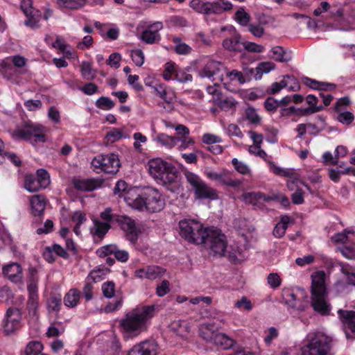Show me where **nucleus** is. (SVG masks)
<instances>
[{"instance_id": "59", "label": "nucleus", "mask_w": 355, "mask_h": 355, "mask_svg": "<svg viewBox=\"0 0 355 355\" xmlns=\"http://www.w3.org/2000/svg\"><path fill=\"white\" fill-rule=\"evenodd\" d=\"M337 119L339 122L343 124L349 125L352 123L354 119V116L352 112L346 111L339 113L337 116Z\"/></svg>"}, {"instance_id": "50", "label": "nucleus", "mask_w": 355, "mask_h": 355, "mask_svg": "<svg viewBox=\"0 0 355 355\" xmlns=\"http://www.w3.org/2000/svg\"><path fill=\"white\" fill-rule=\"evenodd\" d=\"M116 245L114 244L106 245L96 250V254L100 257H106L109 255L114 254Z\"/></svg>"}, {"instance_id": "2", "label": "nucleus", "mask_w": 355, "mask_h": 355, "mask_svg": "<svg viewBox=\"0 0 355 355\" xmlns=\"http://www.w3.org/2000/svg\"><path fill=\"white\" fill-rule=\"evenodd\" d=\"M155 306H144L136 308L127 313L124 318L119 321V324L124 332L130 336H137L147 329V322L153 318Z\"/></svg>"}, {"instance_id": "16", "label": "nucleus", "mask_w": 355, "mask_h": 355, "mask_svg": "<svg viewBox=\"0 0 355 355\" xmlns=\"http://www.w3.org/2000/svg\"><path fill=\"white\" fill-rule=\"evenodd\" d=\"M2 272L3 275L12 282L19 283L22 279V268L18 263L12 262L4 266Z\"/></svg>"}, {"instance_id": "48", "label": "nucleus", "mask_w": 355, "mask_h": 355, "mask_svg": "<svg viewBox=\"0 0 355 355\" xmlns=\"http://www.w3.org/2000/svg\"><path fill=\"white\" fill-rule=\"evenodd\" d=\"M120 215L113 214L112 209L110 207L106 208L103 212L101 213V218L104 222H107L110 225L116 223V218Z\"/></svg>"}, {"instance_id": "56", "label": "nucleus", "mask_w": 355, "mask_h": 355, "mask_svg": "<svg viewBox=\"0 0 355 355\" xmlns=\"http://www.w3.org/2000/svg\"><path fill=\"white\" fill-rule=\"evenodd\" d=\"M131 58L135 64L138 67H141L144 62V55L141 49L132 50Z\"/></svg>"}, {"instance_id": "29", "label": "nucleus", "mask_w": 355, "mask_h": 355, "mask_svg": "<svg viewBox=\"0 0 355 355\" xmlns=\"http://www.w3.org/2000/svg\"><path fill=\"white\" fill-rule=\"evenodd\" d=\"M24 188L29 192L33 193L43 188L38 178L35 175H26L24 180Z\"/></svg>"}, {"instance_id": "13", "label": "nucleus", "mask_w": 355, "mask_h": 355, "mask_svg": "<svg viewBox=\"0 0 355 355\" xmlns=\"http://www.w3.org/2000/svg\"><path fill=\"white\" fill-rule=\"evenodd\" d=\"M338 314L345 329L347 338H355V311L339 309Z\"/></svg>"}, {"instance_id": "5", "label": "nucleus", "mask_w": 355, "mask_h": 355, "mask_svg": "<svg viewBox=\"0 0 355 355\" xmlns=\"http://www.w3.org/2000/svg\"><path fill=\"white\" fill-rule=\"evenodd\" d=\"M180 234L185 240L195 244L205 242L209 228L195 219H183L179 222Z\"/></svg>"}, {"instance_id": "43", "label": "nucleus", "mask_w": 355, "mask_h": 355, "mask_svg": "<svg viewBox=\"0 0 355 355\" xmlns=\"http://www.w3.org/2000/svg\"><path fill=\"white\" fill-rule=\"evenodd\" d=\"M235 18L240 25L243 26H248L250 20V16L247 13L243 8H240L235 13Z\"/></svg>"}, {"instance_id": "21", "label": "nucleus", "mask_w": 355, "mask_h": 355, "mask_svg": "<svg viewBox=\"0 0 355 355\" xmlns=\"http://www.w3.org/2000/svg\"><path fill=\"white\" fill-rule=\"evenodd\" d=\"M193 191L198 199L215 200L218 198L216 190L209 187L204 181Z\"/></svg>"}, {"instance_id": "1", "label": "nucleus", "mask_w": 355, "mask_h": 355, "mask_svg": "<svg viewBox=\"0 0 355 355\" xmlns=\"http://www.w3.org/2000/svg\"><path fill=\"white\" fill-rule=\"evenodd\" d=\"M137 191V189L132 188L125 196V202L129 207L152 213L164 209L165 202L157 190L148 189L141 193Z\"/></svg>"}, {"instance_id": "52", "label": "nucleus", "mask_w": 355, "mask_h": 355, "mask_svg": "<svg viewBox=\"0 0 355 355\" xmlns=\"http://www.w3.org/2000/svg\"><path fill=\"white\" fill-rule=\"evenodd\" d=\"M340 253L348 259H355V245H343L338 248Z\"/></svg>"}, {"instance_id": "23", "label": "nucleus", "mask_w": 355, "mask_h": 355, "mask_svg": "<svg viewBox=\"0 0 355 355\" xmlns=\"http://www.w3.org/2000/svg\"><path fill=\"white\" fill-rule=\"evenodd\" d=\"M31 207L32 210V214L35 216H41L43 215L45 207H46V202L44 196L41 195H35L33 196L31 198Z\"/></svg>"}, {"instance_id": "11", "label": "nucleus", "mask_w": 355, "mask_h": 355, "mask_svg": "<svg viewBox=\"0 0 355 355\" xmlns=\"http://www.w3.org/2000/svg\"><path fill=\"white\" fill-rule=\"evenodd\" d=\"M116 223L125 233V236L132 244H135L138 240L140 230L137 227L135 221L131 218L120 215L116 218Z\"/></svg>"}, {"instance_id": "45", "label": "nucleus", "mask_w": 355, "mask_h": 355, "mask_svg": "<svg viewBox=\"0 0 355 355\" xmlns=\"http://www.w3.org/2000/svg\"><path fill=\"white\" fill-rule=\"evenodd\" d=\"M175 79L181 83H185L191 82L193 80V77L191 74L188 73L184 69L178 68L175 71Z\"/></svg>"}, {"instance_id": "34", "label": "nucleus", "mask_w": 355, "mask_h": 355, "mask_svg": "<svg viewBox=\"0 0 355 355\" xmlns=\"http://www.w3.org/2000/svg\"><path fill=\"white\" fill-rule=\"evenodd\" d=\"M80 299V292L77 289H71L64 298L65 306L73 308L76 306Z\"/></svg>"}, {"instance_id": "39", "label": "nucleus", "mask_w": 355, "mask_h": 355, "mask_svg": "<svg viewBox=\"0 0 355 355\" xmlns=\"http://www.w3.org/2000/svg\"><path fill=\"white\" fill-rule=\"evenodd\" d=\"M6 319L19 327L21 319V311L17 308H9L6 312Z\"/></svg>"}, {"instance_id": "35", "label": "nucleus", "mask_w": 355, "mask_h": 355, "mask_svg": "<svg viewBox=\"0 0 355 355\" xmlns=\"http://www.w3.org/2000/svg\"><path fill=\"white\" fill-rule=\"evenodd\" d=\"M209 316L213 318L214 322L210 323L212 326V329H222L225 323L226 322L223 313L216 310H212L210 313Z\"/></svg>"}, {"instance_id": "3", "label": "nucleus", "mask_w": 355, "mask_h": 355, "mask_svg": "<svg viewBox=\"0 0 355 355\" xmlns=\"http://www.w3.org/2000/svg\"><path fill=\"white\" fill-rule=\"evenodd\" d=\"M311 306L321 315H329L331 306L328 300V292L325 284L324 272H317L311 275Z\"/></svg>"}, {"instance_id": "46", "label": "nucleus", "mask_w": 355, "mask_h": 355, "mask_svg": "<svg viewBox=\"0 0 355 355\" xmlns=\"http://www.w3.org/2000/svg\"><path fill=\"white\" fill-rule=\"evenodd\" d=\"M114 105V102L106 96H101L96 101V106L103 110H111Z\"/></svg>"}, {"instance_id": "51", "label": "nucleus", "mask_w": 355, "mask_h": 355, "mask_svg": "<svg viewBox=\"0 0 355 355\" xmlns=\"http://www.w3.org/2000/svg\"><path fill=\"white\" fill-rule=\"evenodd\" d=\"M101 288L103 294L106 298H111L115 294V284L113 282L103 283Z\"/></svg>"}, {"instance_id": "20", "label": "nucleus", "mask_w": 355, "mask_h": 355, "mask_svg": "<svg viewBox=\"0 0 355 355\" xmlns=\"http://www.w3.org/2000/svg\"><path fill=\"white\" fill-rule=\"evenodd\" d=\"M167 188H179L177 173L171 165L158 179Z\"/></svg>"}, {"instance_id": "30", "label": "nucleus", "mask_w": 355, "mask_h": 355, "mask_svg": "<svg viewBox=\"0 0 355 355\" xmlns=\"http://www.w3.org/2000/svg\"><path fill=\"white\" fill-rule=\"evenodd\" d=\"M291 221V218L288 216H284L281 218L280 221L275 225L273 229L272 234L276 238H282L288 228V224Z\"/></svg>"}, {"instance_id": "24", "label": "nucleus", "mask_w": 355, "mask_h": 355, "mask_svg": "<svg viewBox=\"0 0 355 355\" xmlns=\"http://www.w3.org/2000/svg\"><path fill=\"white\" fill-rule=\"evenodd\" d=\"M274 198V197H270L261 192H248L243 194L245 202L253 205H258L261 201L268 202Z\"/></svg>"}, {"instance_id": "33", "label": "nucleus", "mask_w": 355, "mask_h": 355, "mask_svg": "<svg viewBox=\"0 0 355 355\" xmlns=\"http://www.w3.org/2000/svg\"><path fill=\"white\" fill-rule=\"evenodd\" d=\"M94 225L93 233L99 238H103L111 227V225L109 223L101 222L98 220H95Z\"/></svg>"}, {"instance_id": "40", "label": "nucleus", "mask_w": 355, "mask_h": 355, "mask_svg": "<svg viewBox=\"0 0 355 355\" xmlns=\"http://www.w3.org/2000/svg\"><path fill=\"white\" fill-rule=\"evenodd\" d=\"M245 118L253 125H259L261 123V117L258 114L257 110L252 107H248L245 111Z\"/></svg>"}, {"instance_id": "64", "label": "nucleus", "mask_w": 355, "mask_h": 355, "mask_svg": "<svg viewBox=\"0 0 355 355\" xmlns=\"http://www.w3.org/2000/svg\"><path fill=\"white\" fill-rule=\"evenodd\" d=\"M235 306L238 309H244L246 311H250L252 309L251 301L246 297H242L240 300H237L235 302Z\"/></svg>"}, {"instance_id": "31", "label": "nucleus", "mask_w": 355, "mask_h": 355, "mask_svg": "<svg viewBox=\"0 0 355 355\" xmlns=\"http://www.w3.org/2000/svg\"><path fill=\"white\" fill-rule=\"evenodd\" d=\"M121 138H130L128 134H125L123 130L119 128H112L110 131L106 133L105 140L107 143H114L119 141Z\"/></svg>"}, {"instance_id": "44", "label": "nucleus", "mask_w": 355, "mask_h": 355, "mask_svg": "<svg viewBox=\"0 0 355 355\" xmlns=\"http://www.w3.org/2000/svg\"><path fill=\"white\" fill-rule=\"evenodd\" d=\"M128 184L123 180H119L116 182L113 191L115 196H117L119 198L123 197L125 200V196L126 193L131 189L127 190Z\"/></svg>"}, {"instance_id": "53", "label": "nucleus", "mask_w": 355, "mask_h": 355, "mask_svg": "<svg viewBox=\"0 0 355 355\" xmlns=\"http://www.w3.org/2000/svg\"><path fill=\"white\" fill-rule=\"evenodd\" d=\"M264 47L261 45L257 44L254 42L243 41V51L245 50L251 53H261Z\"/></svg>"}, {"instance_id": "58", "label": "nucleus", "mask_w": 355, "mask_h": 355, "mask_svg": "<svg viewBox=\"0 0 355 355\" xmlns=\"http://www.w3.org/2000/svg\"><path fill=\"white\" fill-rule=\"evenodd\" d=\"M232 164L234 166L235 169L241 174L245 175L250 172V168L247 164L238 160L236 158L232 159Z\"/></svg>"}, {"instance_id": "60", "label": "nucleus", "mask_w": 355, "mask_h": 355, "mask_svg": "<svg viewBox=\"0 0 355 355\" xmlns=\"http://www.w3.org/2000/svg\"><path fill=\"white\" fill-rule=\"evenodd\" d=\"M40 15L38 13H33L27 17V19L24 21V24L26 26H29L32 28H36L38 27V22L40 21Z\"/></svg>"}, {"instance_id": "62", "label": "nucleus", "mask_w": 355, "mask_h": 355, "mask_svg": "<svg viewBox=\"0 0 355 355\" xmlns=\"http://www.w3.org/2000/svg\"><path fill=\"white\" fill-rule=\"evenodd\" d=\"M268 284L272 288L279 287L282 280L277 273H270L267 277Z\"/></svg>"}, {"instance_id": "9", "label": "nucleus", "mask_w": 355, "mask_h": 355, "mask_svg": "<svg viewBox=\"0 0 355 355\" xmlns=\"http://www.w3.org/2000/svg\"><path fill=\"white\" fill-rule=\"evenodd\" d=\"M45 130V128L42 125L27 121L15 131V136L32 143L44 142Z\"/></svg>"}, {"instance_id": "10", "label": "nucleus", "mask_w": 355, "mask_h": 355, "mask_svg": "<svg viewBox=\"0 0 355 355\" xmlns=\"http://www.w3.org/2000/svg\"><path fill=\"white\" fill-rule=\"evenodd\" d=\"M207 233L208 235L202 244L209 248L214 256H225L227 247L226 236L216 229L209 228Z\"/></svg>"}, {"instance_id": "17", "label": "nucleus", "mask_w": 355, "mask_h": 355, "mask_svg": "<svg viewBox=\"0 0 355 355\" xmlns=\"http://www.w3.org/2000/svg\"><path fill=\"white\" fill-rule=\"evenodd\" d=\"M206 176L211 180L220 182L221 184L236 188L241 184L239 180H233L228 178L225 173H217L211 170H206L205 172Z\"/></svg>"}, {"instance_id": "55", "label": "nucleus", "mask_w": 355, "mask_h": 355, "mask_svg": "<svg viewBox=\"0 0 355 355\" xmlns=\"http://www.w3.org/2000/svg\"><path fill=\"white\" fill-rule=\"evenodd\" d=\"M21 9L26 17L33 13H38L32 6V0H23L21 2Z\"/></svg>"}, {"instance_id": "37", "label": "nucleus", "mask_w": 355, "mask_h": 355, "mask_svg": "<svg viewBox=\"0 0 355 355\" xmlns=\"http://www.w3.org/2000/svg\"><path fill=\"white\" fill-rule=\"evenodd\" d=\"M43 350V345L40 341L29 342L24 350L25 355H39Z\"/></svg>"}, {"instance_id": "27", "label": "nucleus", "mask_w": 355, "mask_h": 355, "mask_svg": "<svg viewBox=\"0 0 355 355\" xmlns=\"http://www.w3.org/2000/svg\"><path fill=\"white\" fill-rule=\"evenodd\" d=\"M270 58L276 61L287 62L292 58L290 53L286 52L282 46H277L270 50Z\"/></svg>"}, {"instance_id": "26", "label": "nucleus", "mask_w": 355, "mask_h": 355, "mask_svg": "<svg viewBox=\"0 0 355 355\" xmlns=\"http://www.w3.org/2000/svg\"><path fill=\"white\" fill-rule=\"evenodd\" d=\"M220 62L214 60H209L205 66L199 71V76L201 78H211L220 69Z\"/></svg>"}, {"instance_id": "4", "label": "nucleus", "mask_w": 355, "mask_h": 355, "mask_svg": "<svg viewBox=\"0 0 355 355\" xmlns=\"http://www.w3.org/2000/svg\"><path fill=\"white\" fill-rule=\"evenodd\" d=\"M307 343L302 349V355H328L331 350L332 339L322 331L309 332Z\"/></svg>"}, {"instance_id": "63", "label": "nucleus", "mask_w": 355, "mask_h": 355, "mask_svg": "<svg viewBox=\"0 0 355 355\" xmlns=\"http://www.w3.org/2000/svg\"><path fill=\"white\" fill-rule=\"evenodd\" d=\"M121 59V56L119 53H113L109 56V58L107 60V64L111 67L118 69L120 67Z\"/></svg>"}, {"instance_id": "54", "label": "nucleus", "mask_w": 355, "mask_h": 355, "mask_svg": "<svg viewBox=\"0 0 355 355\" xmlns=\"http://www.w3.org/2000/svg\"><path fill=\"white\" fill-rule=\"evenodd\" d=\"M62 304V299L60 295L51 296L48 301V308L50 311L58 312Z\"/></svg>"}, {"instance_id": "19", "label": "nucleus", "mask_w": 355, "mask_h": 355, "mask_svg": "<svg viewBox=\"0 0 355 355\" xmlns=\"http://www.w3.org/2000/svg\"><path fill=\"white\" fill-rule=\"evenodd\" d=\"M75 189L80 191H92L101 186V182L96 179H73Z\"/></svg>"}, {"instance_id": "28", "label": "nucleus", "mask_w": 355, "mask_h": 355, "mask_svg": "<svg viewBox=\"0 0 355 355\" xmlns=\"http://www.w3.org/2000/svg\"><path fill=\"white\" fill-rule=\"evenodd\" d=\"M169 328L171 331L180 337L184 336V335L189 331L188 322L185 320H181L173 321L170 324Z\"/></svg>"}, {"instance_id": "38", "label": "nucleus", "mask_w": 355, "mask_h": 355, "mask_svg": "<svg viewBox=\"0 0 355 355\" xmlns=\"http://www.w3.org/2000/svg\"><path fill=\"white\" fill-rule=\"evenodd\" d=\"M184 175L187 182L191 185L192 191L198 187L203 181L199 175L187 170L184 171Z\"/></svg>"}, {"instance_id": "32", "label": "nucleus", "mask_w": 355, "mask_h": 355, "mask_svg": "<svg viewBox=\"0 0 355 355\" xmlns=\"http://www.w3.org/2000/svg\"><path fill=\"white\" fill-rule=\"evenodd\" d=\"M157 141L162 146L171 149L179 143L180 139L178 137H171L165 133H160L157 136Z\"/></svg>"}, {"instance_id": "7", "label": "nucleus", "mask_w": 355, "mask_h": 355, "mask_svg": "<svg viewBox=\"0 0 355 355\" xmlns=\"http://www.w3.org/2000/svg\"><path fill=\"white\" fill-rule=\"evenodd\" d=\"M199 334L206 342L220 347L223 349H229L236 344V341L225 334L215 331L211 324H201Z\"/></svg>"}, {"instance_id": "41", "label": "nucleus", "mask_w": 355, "mask_h": 355, "mask_svg": "<svg viewBox=\"0 0 355 355\" xmlns=\"http://www.w3.org/2000/svg\"><path fill=\"white\" fill-rule=\"evenodd\" d=\"M60 6L71 10H77L84 6L83 0H59Z\"/></svg>"}, {"instance_id": "22", "label": "nucleus", "mask_w": 355, "mask_h": 355, "mask_svg": "<svg viewBox=\"0 0 355 355\" xmlns=\"http://www.w3.org/2000/svg\"><path fill=\"white\" fill-rule=\"evenodd\" d=\"M243 42L241 36L239 33H235L231 37L226 38L223 41V46L230 51L242 52Z\"/></svg>"}, {"instance_id": "61", "label": "nucleus", "mask_w": 355, "mask_h": 355, "mask_svg": "<svg viewBox=\"0 0 355 355\" xmlns=\"http://www.w3.org/2000/svg\"><path fill=\"white\" fill-rule=\"evenodd\" d=\"M279 105L277 100L273 97H268L264 102V107L268 112H275Z\"/></svg>"}, {"instance_id": "25", "label": "nucleus", "mask_w": 355, "mask_h": 355, "mask_svg": "<svg viewBox=\"0 0 355 355\" xmlns=\"http://www.w3.org/2000/svg\"><path fill=\"white\" fill-rule=\"evenodd\" d=\"M284 299L286 304L293 309L297 311H304L306 306L305 303H303L297 299L296 295L290 291H284Z\"/></svg>"}, {"instance_id": "49", "label": "nucleus", "mask_w": 355, "mask_h": 355, "mask_svg": "<svg viewBox=\"0 0 355 355\" xmlns=\"http://www.w3.org/2000/svg\"><path fill=\"white\" fill-rule=\"evenodd\" d=\"M35 176L38 178L43 188H46L50 184L49 174L45 169H38Z\"/></svg>"}, {"instance_id": "14", "label": "nucleus", "mask_w": 355, "mask_h": 355, "mask_svg": "<svg viewBox=\"0 0 355 355\" xmlns=\"http://www.w3.org/2000/svg\"><path fill=\"white\" fill-rule=\"evenodd\" d=\"M166 270L158 266H148L146 268L138 269L135 271V276L140 279L154 280L162 277Z\"/></svg>"}, {"instance_id": "8", "label": "nucleus", "mask_w": 355, "mask_h": 355, "mask_svg": "<svg viewBox=\"0 0 355 355\" xmlns=\"http://www.w3.org/2000/svg\"><path fill=\"white\" fill-rule=\"evenodd\" d=\"M94 171L97 173L115 174L121 167L119 155L115 153L101 154L93 158L91 162Z\"/></svg>"}, {"instance_id": "57", "label": "nucleus", "mask_w": 355, "mask_h": 355, "mask_svg": "<svg viewBox=\"0 0 355 355\" xmlns=\"http://www.w3.org/2000/svg\"><path fill=\"white\" fill-rule=\"evenodd\" d=\"M170 283L168 280H162L160 284H157L156 288V294L159 297H163L170 291Z\"/></svg>"}, {"instance_id": "18", "label": "nucleus", "mask_w": 355, "mask_h": 355, "mask_svg": "<svg viewBox=\"0 0 355 355\" xmlns=\"http://www.w3.org/2000/svg\"><path fill=\"white\" fill-rule=\"evenodd\" d=\"M170 164L159 158L153 159L148 162V171L155 179L158 180Z\"/></svg>"}, {"instance_id": "36", "label": "nucleus", "mask_w": 355, "mask_h": 355, "mask_svg": "<svg viewBox=\"0 0 355 355\" xmlns=\"http://www.w3.org/2000/svg\"><path fill=\"white\" fill-rule=\"evenodd\" d=\"M275 64L270 62H261L256 68L254 78L256 80H260L263 73H267L270 72L271 70L275 69Z\"/></svg>"}, {"instance_id": "12", "label": "nucleus", "mask_w": 355, "mask_h": 355, "mask_svg": "<svg viewBox=\"0 0 355 355\" xmlns=\"http://www.w3.org/2000/svg\"><path fill=\"white\" fill-rule=\"evenodd\" d=\"M163 28V24L155 21L146 26L140 35V39L145 43L153 44L158 42L161 39L159 31Z\"/></svg>"}, {"instance_id": "6", "label": "nucleus", "mask_w": 355, "mask_h": 355, "mask_svg": "<svg viewBox=\"0 0 355 355\" xmlns=\"http://www.w3.org/2000/svg\"><path fill=\"white\" fill-rule=\"evenodd\" d=\"M189 6L197 13L203 15H220L231 10L232 4L226 0H215L207 1L203 0H191Z\"/></svg>"}, {"instance_id": "47", "label": "nucleus", "mask_w": 355, "mask_h": 355, "mask_svg": "<svg viewBox=\"0 0 355 355\" xmlns=\"http://www.w3.org/2000/svg\"><path fill=\"white\" fill-rule=\"evenodd\" d=\"M38 307V295L29 296L27 308L30 315L36 316Z\"/></svg>"}, {"instance_id": "42", "label": "nucleus", "mask_w": 355, "mask_h": 355, "mask_svg": "<svg viewBox=\"0 0 355 355\" xmlns=\"http://www.w3.org/2000/svg\"><path fill=\"white\" fill-rule=\"evenodd\" d=\"M109 271V269L103 267V268H98L90 272L87 277V281L89 279L94 282H98L103 279V276Z\"/></svg>"}, {"instance_id": "15", "label": "nucleus", "mask_w": 355, "mask_h": 355, "mask_svg": "<svg viewBox=\"0 0 355 355\" xmlns=\"http://www.w3.org/2000/svg\"><path fill=\"white\" fill-rule=\"evenodd\" d=\"M157 345L155 341H144L134 345L128 355H156Z\"/></svg>"}]
</instances>
